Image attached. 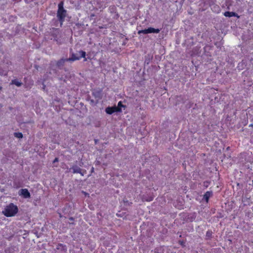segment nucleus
Segmentation results:
<instances>
[{"mask_svg": "<svg viewBox=\"0 0 253 253\" xmlns=\"http://www.w3.org/2000/svg\"><path fill=\"white\" fill-rule=\"evenodd\" d=\"M58 245H59V246H62V244H59Z\"/></svg>", "mask_w": 253, "mask_h": 253, "instance_id": "21", "label": "nucleus"}, {"mask_svg": "<svg viewBox=\"0 0 253 253\" xmlns=\"http://www.w3.org/2000/svg\"><path fill=\"white\" fill-rule=\"evenodd\" d=\"M79 53H80L81 54V57H83V58H84V61H86V58H85V55H86V53L85 51H83V50H81Z\"/></svg>", "mask_w": 253, "mask_h": 253, "instance_id": "10", "label": "nucleus"}, {"mask_svg": "<svg viewBox=\"0 0 253 253\" xmlns=\"http://www.w3.org/2000/svg\"><path fill=\"white\" fill-rule=\"evenodd\" d=\"M18 211V207L14 204L10 203L5 207L2 213L6 217H11L14 216Z\"/></svg>", "mask_w": 253, "mask_h": 253, "instance_id": "2", "label": "nucleus"}, {"mask_svg": "<svg viewBox=\"0 0 253 253\" xmlns=\"http://www.w3.org/2000/svg\"><path fill=\"white\" fill-rule=\"evenodd\" d=\"M212 234V232L211 231V230H209L207 231L206 236L207 237L210 238L211 237Z\"/></svg>", "mask_w": 253, "mask_h": 253, "instance_id": "13", "label": "nucleus"}, {"mask_svg": "<svg viewBox=\"0 0 253 253\" xmlns=\"http://www.w3.org/2000/svg\"><path fill=\"white\" fill-rule=\"evenodd\" d=\"M125 108L126 107V106L125 105H124L123 104H122V101H119L118 103V106H117V108H119L120 109H121V108Z\"/></svg>", "mask_w": 253, "mask_h": 253, "instance_id": "15", "label": "nucleus"}, {"mask_svg": "<svg viewBox=\"0 0 253 253\" xmlns=\"http://www.w3.org/2000/svg\"><path fill=\"white\" fill-rule=\"evenodd\" d=\"M217 8L218 10H219V7L218 6H217Z\"/></svg>", "mask_w": 253, "mask_h": 253, "instance_id": "20", "label": "nucleus"}, {"mask_svg": "<svg viewBox=\"0 0 253 253\" xmlns=\"http://www.w3.org/2000/svg\"><path fill=\"white\" fill-rule=\"evenodd\" d=\"M20 192L21 195L25 198H29L31 196L30 193L27 189H22Z\"/></svg>", "mask_w": 253, "mask_h": 253, "instance_id": "5", "label": "nucleus"}, {"mask_svg": "<svg viewBox=\"0 0 253 253\" xmlns=\"http://www.w3.org/2000/svg\"><path fill=\"white\" fill-rule=\"evenodd\" d=\"M249 127H253V124H250Z\"/></svg>", "mask_w": 253, "mask_h": 253, "instance_id": "18", "label": "nucleus"}, {"mask_svg": "<svg viewBox=\"0 0 253 253\" xmlns=\"http://www.w3.org/2000/svg\"><path fill=\"white\" fill-rule=\"evenodd\" d=\"M109 9H110L111 12H112L114 10L116 9V8L114 5H113V6H110L109 7Z\"/></svg>", "mask_w": 253, "mask_h": 253, "instance_id": "16", "label": "nucleus"}, {"mask_svg": "<svg viewBox=\"0 0 253 253\" xmlns=\"http://www.w3.org/2000/svg\"><path fill=\"white\" fill-rule=\"evenodd\" d=\"M58 162V158H55L54 159V160H53V163H55V162Z\"/></svg>", "mask_w": 253, "mask_h": 253, "instance_id": "17", "label": "nucleus"}, {"mask_svg": "<svg viewBox=\"0 0 253 253\" xmlns=\"http://www.w3.org/2000/svg\"><path fill=\"white\" fill-rule=\"evenodd\" d=\"M7 74V71L6 70H4L2 68H0V75L1 76H6Z\"/></svg>", "mask_w": 253, "mask_h": 253, "instance_id": "11", "label": "nucleus"}, {"mask_svg": "<svg viewBox=\"0 0 253 253\" xmlns=\"http://www.w3.org/2000/svg\"><path fill=\"white\" fill-rule=\"evenodd\" d=\"M223 15L225 17H231L234 16V17H237L238 18L239 17V16L238 15V14L235 12L226 11L224 13Z\"/></svg>", "mask_w": 253, "mask_h": 253, "instance_id": "6", "label": "nucleus"}, {"mask_svg": "<svg viewBox=\"0 0 253 253\" xmlns=\"http://www.w3.org/2000/svg\"><path fill=\"white\" fill-rule=\"evenodd\" d=\"M61 61H63V60H61V61H58V63H57V64H59L60 62H61Z\"/></svg>", "mask_w": 253, "mask_h": 253, "instance_id": "19", "label": "nucleus"}, {"mask_svg": "<svg viewBox=\"0 0 253 253\" xmlns=\"http://www.w3.org/2000/svg\"><path fill=\"white\" fill-rule=\"evenodd\" d=\"M212 195V192L210 191H207L204 195V198L208 202L209 200L210 197Z\"/></svg>", "mask_w": 253, "mask_h": 253, "instance_id": "8", "label": "nucleus"}, {"mask_svg": "<svg viewBox=\"0 0 253 253\" xmlns=\"http://www.w3.org/2000/svg\"><path fill=\"white\" fill-rule=\"evenodd\" d=\"M160 31L159 29H155L153 27H149L148 29L140 30L138 31V34H147L149 33H159Z\"/></svg>", "mask_w": 253, "mask_h": 253, "instance_id": "3", "label": "nucleus"}, {"mask_svg": "<svg viewBox=\"0 0 253 253\" xmlns=\"http://www.w3.org/2000/svg\"><path fill=\"white\" fill-rule=\"evenodd\" d=\"M105 111L107 114L111 115L115 112H120L122 111V109L117 108V106L108 107L106 108Z\"/></svg>", "mask_w": 253, "mask_h": 253, "instance_id": "4", "label": "nucleus"}, {"mask_svg": "<svg viewBox=\"0 0 253 253\" xmlns=\"http://www.w3.org/2000/svg\"><path fill=\"white\" fill-rule=\"evenodd\" d=\"M124 203L127 202V201H125V200H124Z\"/></svg>", "mask_w": 253, "mask_h": 253, "instance_id": "23", "label": "nucleus"}, {"mask_svg": "<svg viewBox=\"0 0 253 253\" xmlns=\"http://www.w3.org/2000/svg\"><path fill=\"white\" fill-rule=\"evenodd\" d=\"M2 89V87L0 86V90Z\"/></svg>", "mask_w": 253, "mask_h": 253, "instance_id": "22", "label": "nucleus"}, {"mask_svg": "<svg viewBox=\"0 0 253 253\" xmlns=\"http://www.w3.org/2000/svg\"><path fill=\"white\" fill-rule=\"evenodd\" d=\"M14 135L19 138H21L23 137V134L21 132H15L14 133Z\"/></svg>", "mask_w": 253, "mask_h": 253, "instance_id": "12", "label": "nucleus"}, {"mask_svg": "<svg viewBox=\"0 0 253 253\" xmlns=\"http://www.w3.org/2000/svg\"><path fill=\"white\" fill-rule=\"evenodd\" d=\"M11 84H15L17 86H20L22 85V83L15 79L12 80Z\"/></svg>", "mask_w": 253, "mask_h": 253, "instance_id": "9", "label": "nucleus"}, {"mask_svg": "<svg viewBox=\"0 0 253 253\" xmlns=\"http://www.w3.org/2000/svg\"><path fill=\"white\" fill-rule=\"evenodd\" d=\"M80 58V57H75L74 56V55H73L72 58H70L67 60H69V61H75V60H79Z\"/></svg>", "mask_w": 253, "mask_h": 253, "instance_id": "14", "label": "nucleus"}, {"mask_svg": "<svg viewBox=\"0 0 253 253\" xmlns=\"http://www.w3.org/2000/svg\"><path fill=\"white\" fill-rule=\"evenodd\" d=\"M64 1H60L58 4V10L57 12V17L62 26L65 21V17L67 16V11L64 8Z\"/></svg>", "mask_w": 253, "mask_h": 253, "instance_id": "1", "label": "nucleus"}, {"mask_svg": "<svg viewBox=\"0 0 253 253\" xmlns=\"http://www.w3.org/2000/svg\"><path fill=\"white\" fill-rule=\"evenodd\" d=\"M72 169L73 172L74 173H80L82 175H84V174L82 172V170L80 168L77 166H75L72 168Z\"/></svg>", "mask_w": 253, "mask_h": 253, "instance_id": "7", "label": "nucleus"}]
</instances>
